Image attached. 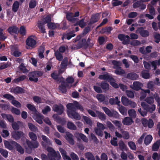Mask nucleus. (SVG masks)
Instances as JSON below:
<instances>
[{"mask_svg": "<svg viewBox=\"0 0 160 160\" xmlns=\"http://www.w3.org/2000/svg\"><path fill=\"white\" fill-rule=\"evenodd\" d=\"M67 114L68 117L72 119L79 120L81 118L80 116L77 113L73 110L77 108L81 111L83 109L79 103L76 101H74L73 103H69L67 105Z\"/></svg>", "mask_w": 160, "mask_h": 160, "instance_id": "nucleus-1", "label": "nucleus"}, {"mask_svg": "<svg viewBox=\"0 0 160 160\" xmlns=\"http://www.w3.org/2000/svg\"><path fill=\"white\" fill-rule=\"evenodd\" d=\"M47 151L48 152V158L46 155L42 154L41 157L42 160H48V158L50 160H56L55 158H56L57 160L60 159L61 156L59 152H56L53 149L49 147L47 148Z\"/></svg>", "mask_w": 160, "mask_h": 160, "instance_id": "nucleus-2", "label": "nucleus"}, {"mask_svg": "<svg viewBox=\"0 0 160 160\" xmlns=\"http://www.w3.org/2000/svg\"><path fill=\"white\" fill-rule=\"evenodd\" d=\"M23 146L26 149V152L30 153H31L32 149L37 148L38 147L39 144L37 142H32L28 140H26V142L23 144Z\"/></svg>", "mask_w": 160, "mask_h": 160, "instance_id": "nucleus-3", "label": "nucleus"}, {"mask_svg": "<svg viewBox=\"0 0 160 160\" xmlns=\"http://www.w3.org/2000/svg\"><path fill=\"white\" fill-rule=\"evenodd\" d=\"M42 73L40 71H35L31 72L29 74L30 80L34 82H37L38 80V78L42 75Z\"/></svg>", "mask_w": 160, "mask_h": 160, "instance_id": "nucleus-4", "label": "nucleus"}, {"mask_svg": "<svg viewBox=\"0 0 160 160\" xmlns=\"http://www.w3.org/2000/svg\"><path fill=\"white\" fill-rule=\"evenodd\" d=\"M37 38L34 36L29 37L26 41V45L29 47L34 48L37 43Z\"/></svg>", "mask_w": 160, "mask_h": 160, "instance_id": "nucleus-5", "label": "nucleus"}, {"mask_svg": "<svg viewBox=\"0 0 160 160\" xmlns=\"http://www.w3.org/2000/svg\"><path fill=\"white\" fill-rule=\"evenodd\" d=\"M33 118L39 124H42L43 123L42 120L43 119V116L39 113L36 112L33 116Z\"/></svg>", "mask_w": 160, "mask_h": 160, "instance_id": "nucleus-6", "label": "nucleus"}, {"mask_svg": "<svg viewBox=\"0 0 160 160\" xmlns=\"http://www.w3.org/2000/svg\"><path fill=\"white\" fill-rule=\"evenodd\" d=\"M141 105L145 110L150 112H152L155 109V107L154 105L149 106L147 105L145 102H142L141 103Z\"/></svg>", "mask_w": 160, "mask_h": 160, "instance_id": "nucleus-7", "label": "nucleus"}, {"mask_svg": "<svg viewBox=\"0 0 160 160\" xmlns=\"http://www.w3.org/2000/svg\"><path fill=\"white\" fill-rule=\"evenodd\" d=\"M53 110L54 111L56 112L59 114H62L63 111V106L61 105L58 106L55 105L53 106Z\"/></svg>", "mask_w": 160, "mask_h": 160, "instance_id": "nucleus-8", "label": "nucleus"}, {"mask_svg": "<svg viewBox=\"0 0 160 160\" xmlns=\"http://www.w3.org/2000/svg\"><path fill=\"white\" fill-rule=\"evenodd\" d=\"M118 38L120 40L123 41V43L124 44H127L129 42V37L128 35L120 34L118 36Z\"/></svg>", "mask_w": 160, "mask_h": 160, "instance_id": "nucleus-9", "label": "nucleus"}, {"mask_svg": "<svg viewBox=\"0 0 160 160\" xmlns=\"http://www.w3.org/2000/svg\"><path fill=\"white\" fill-rule=\"evenodd\" d=\"M23 133L22 132L13 131L12 133V137L15 139H19L20 137L23 136Z\"/></svg>", "mask_w": 160, "mask_h": 160, "instance_id": "nucleus-10", "label": "nucleus"}, {"mask_svg": "<svg viewBox=\"0 0 160 160\" xmlns=\"http://www.w3.org/2000/svg\"><path fill=\"white\" fill-rule=\"evenodd\" d=\"M11 53L15 57H19L21 54L17 47L14 46H12V48Z\"/></svg>", "mask_w": 160, "mask_h": 160, "instance_id": "nucleus-11", "label": "nucleus"}, {"mask_svg": "<svg viewBox=\"0 0 160 160\" xmlns=\"http://www.w3.org/2000/svg\"><path fill=\"white\" fill-rule=\"evenodd\" d=\"M142 84L138 82H134L132 85L131 86V88L136 90H138L142 87Z\"/></svg>", "mask_w": 160, "mask_h": 160, "instance_id": "nucleus-12", "label": "nucleus"}, {"mask_svg": "<svg viewBox=\"0 0 160 160\" xmlns=\"http://www.w3.org/2000/svg\"><path fill=\"white\" fill-rule=\"evenodd\" d=\"M67 81L68 83L67 87L68 88L74 87L76 85V83L73 84H72V83L74 82V79L71 77H69L67 78Z\"/></svg>", "mask_w": 160, "mask_h": 160, "instance_id": "nucleus-13", "label": "nucleus"}, {"mask_svg": "<svg viewBox=\"0 0 160 160\" xmlns=\"http://www.w3.org/2000/svg\"><path fill=\"white\" fill-rule=\"evenodd\" d=\"M66 135L65 138L68 142L71 145L74 144V141L72 138V135L68 132H66Z\"/></svg>", "mask_w": 160, "mask_h": 160, "instance_id": "nucleus-14", "label": "nucleus"}, {"mask_svg": "<svg viewBox=\"0 0 160 160\" xmlns=\"http://www.w3.org/2000/svg\"><path fill=\"white\" fill-rule=\"evenodd\" d=\"M59 150L60 152L63 159L64 160H71L70 157L67 155L66 151L61 148H59Z\"/></svg>", "mask_w": 160, "mask_h": 160, "instance_id": "nucleus-15", "label": "nucleus"}, {"mask_svg": "<svg viewBox=\"0 0 160 160\" xmlns=\"http://www.w3.org/2000/svg\"><path fill=\"white\" fill-rule=\"evenodd\" d=\"M75 136L78 139H81L85 142H87L88 141V138L86 136L83 134L82 133H76L75 134Z\"/></svg>", "mask_w": 160, "mask_h": 160, "instance_id": "nucleus-16", "label": "nucleus"}, {"mask_svg": "<svg viewBox=\"0 0 160 160\" xmlns=\"http://www.w3.org/2000/svg\"><path fill=\"white\" fill-rule=\"evenodd\" d=\"M10 91L15 93H19L24 92L25 90L20 87H16L12 88Z\"/></svg>", "mask_w": 160, "mask_h": 160, "instance_id": "nucleus-17", "label": "nucleus"}, {"mask_svg": "<svg viewBox=\"0 0 160 160\" xmlns=\"http://www.w3.org/2000/svg\"><path fill=\"white\" fill-rule=\"evenodd\" d=\"M137 33L139 32L142 37L148 36L149 35V33L148 31L144 30L142 28L138 29L136 31Z\"/></svg>", "mask_w": 160, "mask_h": 160, "instance_id": "nucleus-18", "label": "nucleus"}, {"mask_svg": "<svg viewBox=\"0 0 160 160\" xmlns=\"http://www.w3.org/2000/svg\"><path fill=\"white\" fill-rule=\"evenodd\" d=\"M1 116L3 118L8 120L9 122H13L14 118L12 115L3 113L1 114Z\"/></svg>", "mask_w": 160, "mask_h": 160, "instance_id": "nucleus-19", "label": "nucleus"}, {"mask_svg": "<svg viewBox=\"0 0 160 160\" xmlns=\"http://www.w3.org/2000/svg\"><path fill=\"white\" fill-rule=\"evenodd\" d=\"M12 143L17 148V151L21 154H23L24 152V150L22 147L15 142H12Z\"/></svg>", "mask_w": 160, "mask_h": 160, "instance_id": "nucleus-20", "label": "nucleus"}, {"mask_svg": "<svg viewBox=\"0 0 160 160\" xmlns=\"http://www.w3.org/2000/svg\"><path fill=\"white\" fill-rule=\"evenodd\" d=\"M13 141H12L10 143L8 141H4V144L5 147L10 150H12L13 149V147L15 146L13 145L12 142Z\"/></svg>", "mask_w": 160, "mask_h": 160, "instance_id": "nucleus-21", "label": "nucleus"}, {"mask_svg": "<svg viewBox=\"0 0 160 160\" xmlns=\"http://www.w3.org/2000/svg\"><path fill=\"white\" fill-rule=\"evenodd\" d=\"M102 108L104 111L105 113L109 116H112L113 114H116L117 112L113 111H111L107 108L105 107H102Z\"/></svg>", "mask_w": 160, "mask_h": 160, "instance_id": "nucleus-22", "label": "nucleus"}, {"mask_svg": "<svg viewBox=\"0 0 160 160\" xmlns=\"http://www.w3.org/2000/svg\"><path fill=\"white\" fill-rule=\"evenodd\" d=\"M109 102L111 104H116L118 106L120 105V102L119 100L118 97H116L115 98H110L109 100Z\"/></svg>", "mask_w": 160, "mask_h": 160, "instance_id": "nucleus-23", "label": "nucleus"}, {"mask_svg": "<svg viewBox=\"0 0 160 160\" xmlns=\"http://www.w3.org/2000/svg\"><path fill=\"white\" fill-rule=\"evenodd\" d=\"M122 122L124 124L129 125L131 124L133 122V121L131 118L126 117L124 118Z\"/></svg>", "mask_w": 160, "mask_h": 160, "instance_id": "nucleus-24", "label": "nucleus"}, {"mask_svg": "<svg viewBox=\"0 0 160 160\" xmlns=\"http://www.w3.org/2000/svg\"><path fill=\"white\" fill-rule=\"evenodd\" d=\"M99 18L100 17L99 14H97L93 15L91 18L90 22V24H92L97 22L99 20Z\"/></svg>", "mask_w": 160, "mask_h": 160, "instance_id": "nucleus-25", "label": "nucleus"}, {"mask_svg": "<svg viewBox=\"0 0 160 160\" xmlns=\"http://www.w3.org/2000/svg\"><path fill=\"white\" fill-rule=\"evenodd\" d=\"M127 78L129 79L135 80L138 78V76L136 73H131L128 74Z\"/></svg>", "mask_w": 160, "mask_h": 160, "instance_id": "nucleus-26", "label": "nucleus"}, {"mask_svg": "<svg viewBox=\"0 0 160 160\" xmlns=\"http://www.w3.org/2000/svg\"><path fill=\"white\" fill-rule=\"evenodd\" d=\"M150 92V90H142L141 92V96L140 97V100H143L146 96V93H149Z\"/></svg>", "mask_w": 160, "mask_h": 160, "instance_id": "nucleus-27", "label": "nucleus"}, {"mask_svg": "<svg viewBox=\"0 0 160 160\" xmlns=\"http://www.w3.org/2000/svg\"><path fill=\"white\" fill-rule=\"evenodd\" d=\"M19 2L18 1L15 2L12 6V10L14 12H16L17 11L19 7Z\"/></svg>", "mask_w": 160, "mask_h": 160, "instance_id": "nucleus-28", "label": "nucleus"}, {"mask_svg": "<svg viewBox=\"0 0 160 160\" xmlns=\"http://www.w3.org/2000/svg\"><path fill=\"white\" fill-rule=\"evenodd\" d=\"M152 139V136L150 135H148L145 137L144 139V143L146 145H148L151 142Z\"/></svg>", "mask_w": 160, "mask_h": 160, "instance_id": "nucleus-29", "label": "nucleus"}, {"mask_svg": "<svg viewBox=\"0 0 160 160\" xmlns=\"http://www.w3.org/2000/svg\"><path fill=\"white\" fill-rule=\"evenodd\" d=\"M118 106V109L121 113L123 115H126L127 112V109L123 106H120V105Z\"/></svg>", "mask_w": 160, "mask_h": 160, "instance_id": "nucleus-30", "label": "nucleus"}, {"mask_svg": "<svg viewBox=\"0 0 160 160\" xmlns=\"http://www.w3.org/2000/svg\"><path fill=\"white\" fill-rule=\"evenodd\" d=\"M152 67L153 68L154 70H155L157 68V65H160V59L158 60H156L150 62Z\"/></svg>", "mask_w": 160, "mask_h": 160, "instance_id": "nucleus-31", "label": "nucleus"}, {"mask_svg": "<svg viewBox=\"0 0 160 160\" xmlns=\"http://www.w3.org/2000/svg\"><path fill=\"white\" fill-rule=\"evenodd\" d=\"M8 31L10 34L17 33L18 32V28L16 27H12L8 29Z\"/></svg>", "mask_w": 160, "mask_h": 160, "instance_id": "nucleus-32", "label": "nucleus"}, {"mask_svg": "<svg viewBox=\"0 0 160 160\" xmlns=\"http://www.w3.org/2000/svg\"><path fill=\"white\" fill-rule=\"evenodd\" d=\"M111 77L108 74H106L99 75V78L100 79L105 80L109 81V79L111 78Z\"/></svg>", "mask_w": 160, "mask_h": 160, "instance_id": "nucleus-33", "label": "nucleus"}, {"mask_svg": "<svg viewBox=\"0 0 160 160\" xmlns=\"http://www.w3.org/2000/svg\"><path fill=\"white\" fill-rule=\"evenodd\" d=\"M27 107L30 110L33 112V115L36 113V112H38L34 106L30 104H28L27 105Z\"/></svg>", "mask_w": 160, "mask_h": 160, "instance_id": "nucleus-34", "label": "nucleus"}, {"mask_svg": "<svg viewBox=\"0 0 160 160\" xmlns=\"http://www.w3.org/2000/svg\"><path fill=\"white\" fill-rule=\"evenodd\" d=\"M85 157L88 160H95L93 155L90 152H87L85 154Z\"/></svg>", "mask_w": 160, "mask_h": 160, "instance_id": "nucleus-35", "label": "nucleus"}, {"mask_svg": "<svg viewBox=\"0 0 160 160\" xmlns=\"http://www.w3.org/2000/svg\"><path fill=\"white\" fill-rule=\"evenodd\" d=\"M43 24L41 22H39L38 23V27L39 28V31L42 33H45V30L43 26Z\"/></svg>", "mask_w": 160, "mask_h": 160, "instance_id": "nucleus-36", "label": "nucleus"}, {"mask_svg": "<svg viewBox=\"0 0 160 160\" xmlns=\"http://www.w3.org/2000/svg\"><path fill=\"white\" fill-rule=\"evenodd\" d=\"M67 127L69 129L75 130L76 129V126L72 122H68L67 124Z\"/></svg>", "mask_w": 160, "mask_h": 160, "instance_id": "nucleus-37", "label": "nucleus"}, {"mask_svg": "<svg viewBox=\"0 0 160 160\" xmlns=\"http://www.w3.org/2000/svg\"><path fill=\"white\" fill-rule=\"evenodd\" d=\"M160 145V140L158 141L155 143L152 146V150L154 151H156L158 150Z\"/></svg>", "mask_w": 160, "mask_h": 160, "instance_id": "nucleus-38", "label": "nucleus"}, {"mask_svg": "<svg viewBox=\"0 0 160 160\" xmlns=\"http://www.w3.org/2000/svg\"><path fill=\"white\" fill-rule=\"evenodd\" d=\"M121 101L122 103L125 106H128L130 101L128 98L124 96H122V98Z\"/></svg>", "mask_w": 160, "mask_h": 160, "instance_id": "nucleus-39", "label": "nucleus"}, {"mask_svg": "<svg viewBox=\"0 0 160 160\" xmlns=\"http://www.w3.org/2000/svg\"><path fill=\"white\" fill-rule=\"evenodd\" d=\"M11 111L12 113L17 115H19L21 113L19 109L13 107H12Z\"/></svg>", "mask_w": 160, "mask_h": 160, "instance_id": "nucleus-40", "label": "nucleus"}, {"mask_svg": "<svg viewBox=\"0 0 160 160\" xmlns=\"http://www.w3.org/2000/svg\"><path fill=\"white\" fill-rule=\"evenodd\" d=\"M67 87V86H65V83L62 82L61 83V85L60 86L59 88L60 90L62 92H65L66 91V87Z\"/></svg>", "mask_w": 160, "mask_h": 160, "instance_id": "nucleus-41", "label": "nucleus"}, {"mask_svg": "<svg viewBox=\"0 0 160 160\" xmlns=\"http://www.w3.org/2000/svg\"><path fill=\"white\" fill-rule=\"evenodd\" d=\"M128 113L129 116L132 118H135L136 116V111L133 109L129 110L128 111Z\"/></svg>", "mask_w": 160, "mask_h": 160, "instance_id": "nucleus-42", "label": "nucleus"}, {"mask_svg": "<svg viewBox=\"0 0 160 160\" xmlns=\"http://www.w3.org/2000/svg\"><path fill=\"white\" fill-rule=\"evenodd\" d=\"M96 113L97 116H98L101 120H104L105 119L106 116L104 114L97 111H96Z\"/></svg>", "mask_w": 160, "mask_h": 160, "instance_id": "nucleus-43", "label": "nucleus"}, {"mask_svg": "<svg viewBox=\"0 0 160 160\" xmlns=\"http://www.w3.org/2000/svg\"><path fill=\"white\" fill-rule=\"evenodd\" d=\"M20 121H18L17 122H14L12 124V127L14 130H18L19 128V125L21 124Z\"/></svg>", "mask_w": 160, "mask_h": 160, "instance_id": "nucleus-44", "label": "nucleus"}, {"mask_svg": "<svg viewBox=\"0 0 160 160\" xmlns=\"http://www.w3.org/2000/svg\"><path fill=\"white\" fill-rule=\"evenodd\" d=\"M68 61V58L67 57L65 58L63 60L61 64V67L62 68H63L67 66Z\"/></svg>", "mask_w": 160, "mask_h": 160, "instance_id": "nucleus-45", "label": "nucleus"}, {"mask_svg": "<svg viewBox=\"0 0 160 160\" xmlns=\"http://www.w3.org/2000/svg\"><path fill=\"white\" fill-rule=\"evenodd\" d=\"M96 98L99 102H102L105 99V96L102 94H98L96 96Z\"/></svg>", "mask_w": 160, "mask_h": 160, "instance_id": "nucleus-46", "label": "nucleus"}, {"mask_svg": "<svg viewBox=\"0 0 160 160\" xmlns=\"http://www.w3.org/2000/svg\"><path fill=\"white\" fill-rule=\"evenodd\" d=\"M83 118L86 123L90 126H92V122L91 120L88 117L85 116H83Z\"/></svg>", "mask_w": 160, "mask_h": 160, "instance_id": "nucleus-47", "label": "nucleus"}, {"mask_svg": "<svg viewBox=\"0 0 160 160\" xmlns=\"http://www.w3.org/2000/svg\"><path fill=\"white\" fill-rule=\"evenodd\" d=\"M33 99L34 101L38 103H39L44 102V100L43 99L37 96L34 97L33 98Z\"/></svg>", "mask_w": 160, "mask_h": 160, "instance_id": "nucleus-48", "label": "nucleus"}, {"mask_svg": "<svg viewBox=\"0 0 160 160\" xmlns=\"http://www.w3.org/2000/svg\"><path fill=\"white\" fill-rule=\"evenodd\" d=\"M94 131L97 135L101 137H102L103 135V132L101 129H99L97 128H95L94 129Z\"/></svg>", "mask_w": 160, "mask_h": 160, "instance_id": "nucleus-49", "label": "nucleus"}, {"mask_svg": "<svg viewBox=\"0 0 160 160\" xmlns=\"http://www.w3.org/2000/svg\"><path fill=\"white\" fill-rule=\"evenodd\" d=\"M108 82H110L111 85L115 88H118L119 87L118 85L116 83L114 80L111 77V78L110 79Z\"/></svg>", "mask_w": 160, "mask_h": 160, "instance_id": "nucleus-50", "label": "nucleus"}, {"mask_svg": "<svg viewBox=\"0 0 160 160\" xmlns=\"http://www.w3.org/2000/svg\"><path fill=\"white\" fill-rule=\"evenodd\" d=\"M11 103L14 106L17 108H21V103L18 101H16L14 99H13L11 101Z\"/></svg>", "mask_w": 160, "mask_h": 160, "instance_id": "nucleus-51", "label": "nucleus"}, {"mask_svg": "<svg viewBox=\"0 0 160 160\" xmlns=\"http://www.w3.org/2000/svg\"><path fill=\"white\" fill-rule=\"evenodd\" d=\"M29 128L30 129L33 131H38V128L34 126L31 123H28V125Z\"/></svg>", "mask_w": 160, "mask_h": 160, "instance_id": "nucleus-52", "label": "nucleus"}, {"mask_svg": "<svg viewBox=\"0 0 160 160\" xmlns=\"http://www.w3.org/2000/svg\"><path fill=\"white\" fill-rule=\"evenodd\" d=\"M115 72L117 74L122 75L125 73V72L121 68H119L115 70Z\"/></svg>", "mask_w": 160, "mask_h": 160, "instance_id": "nucleus-53", "label": "nucleus"}, {"mask_svg": "<svg viewBox=\"0 0 160 160\" xmlns=\"http://www.w3.org/2000/svg\"><path fill=\"white\" fill-rule=\"evenodd\" d=\"M122 137L124 139H127L129 138L128 132L126 131H123L122 132Z\"/></svg>", "mask_w": 160, "mask_h": 160, "instance_id": "nucleus-54", "label": "nucleus"}, {"mask_svg": "<svg viewBox=\"0 0 160 160\" xmlns=\"http://www.w3.org/2000/svg\"><path fill=\"white\" fill-rule=\"evenodd\" d=\"M0 152L4 157L7 158L8 157V153L7 151L4 150L2 148H0Z\"/></svg>", "mask_w": 160, "mask_h": 160, "instance_id": "nucleus-55", "label": "nucleus"}, {"mask_svg": "<svg viewBox=\"0 0 160 160\" xmlns=\"http://www.w3.org/2000/svg\"><path fill=\"white\" fill-rule=\"evenodd\" d=\"M30 138L33 141H36L37 139V137L36 135L32 132H30L29 133Z\"/></svg>", "mask_w": 160, "mask_h": 160, "instance_id": "nucleus-56", "label": "nucleus"}, {"mask_svg": "<svg viewBox=\"0 0 160 160\" xmlns=\"http://www.w3.org/2000/svg\"><path fill=\"white\" fill-rule=\"evenodd\" d=\"M11 65L10 63L8 62L7 63H3L0 65V69H5Z\"/></svg>", "mask_w": 160, "mask_h": 160, "instance_id": "nucleus-57", "label": "nucleus"}, {"mask_svg": "<svg viewBox=\"0 0 160 160\" xmlns=\"http://www.w3.org/2000/svg\"><path fill=\"white\" fill-rule=\"evenodd\" d=\"M122 3V2L119 0H113L112 2V5L114 6L120 5Z\"/></svg>", "mask_w": 160, "mask_h": 160, "instance_id": "nucleus-58", "label": "nucleus"}, {"mask_svg": "<svg viewBox=\"0 0 160 160\" xmlns=\"http://www.w3.org/2000/svg\"><path fill=\"white\" fill-rule=\"evenodd\" d=\"M67 19L70 21H72L73 19V14L72 13L68 12L66 14Z\"/></svg>", "mask_w": 160, "mask_h": 160, "instance_id": "nucleus-59", "label": "nucleus"}, {"mask_svg": "<svg viewBox=\"0 0 160 160\" xmlns=\"http://www.w3.org/2000/svg\"><path fill=\"white\" fill-rule=\"evenodd\" d=\"M3 98H6L9 100H12L13 99H14V98L10 94H5L3 95Z\"/></svg>", "mask_w": 160, "mask_h": 160, "instance_id": "nucleus-60", "label": "nucleus"}, {"mask_svg": "<svg viewBox=\"0 0 160 160\" xmlns=\"http://www.w3.org/2000/svg\"><path fill=\"white\" fill-rule=\"evenodd\" d=\"M1 134L2 137L6 138L8 137L9 134L8 131L6 130H3L1 132Z\"/></svg>", "mask_w": 160, "mask_h": 160, "instance_id": "nucleus-61", "label": "nucleus"}, {"mask_svg": "<svg viewBox=\"0 0 160 160\" xmlns=\"http://www.w3.org/2000/svg\"><path fill=\"white\" fill-rule=\"evenodd\" d=\"M142 76L145 78H148L150 77V75L148 72L146 71H143L142 72Z\"/></svg>", "mask_w": 160, "mask_h": 160, "instance_id": "nucleus-62", "label": "nucleus"}, {"mask_svg": "<svg viewBox=\"0 0 160 160\" xmlns=\"http://www.w3.org/2000/svg\"><path fill=\"white\" fill-rule=\"evenodd\" d=\"M128 145L131 149L133 150H135L136 148L135 143L132 142L130 141L129 142H128Z\"/></svg>", "mask_w": 160, "mask_h": 160, "instance_id": "nucleus-63", "label": "nucleus"}, {"mask_svg": "<svg viewBox=\"0 0 160 160\" xmlns=\"http://www.w3.org/2000/svg\"><path fill=\"white\" fill-rule=\"evenodd\" d=\"M55 55L57 59L59 61H61L62 59V56L61 54L58 51H56L55 52Z\"/></svg>", "mask_w": 160, "mask_h": 160, "instance_id": "nucleus-64", "label": "nucleus"}]
</instances>
